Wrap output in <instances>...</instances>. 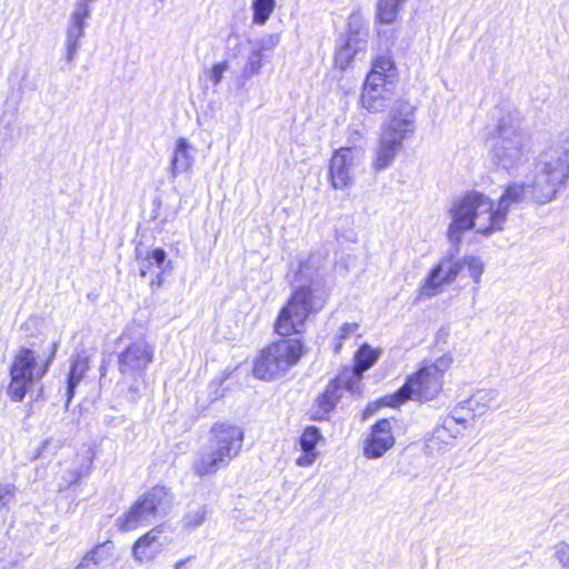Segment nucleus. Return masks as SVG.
I'll list each match as a JSON object with an SVG mask.
<instances>
[{
	"mask_svg": "<svg viewBox=\"0 0 569 569\" xmlns=\"http://www.w3.org/2000/svg\"><path fill=\"white\" fill-rule=\"evenodd\" d=\"M352 148L341 147L332 152L328 168V179L332 188L345 189L352 182Z\"/></svg>",
	"mask_w": 569,
	"mask_h": 569,
	"instance_id": "15",
	"label": "nucleus"
},
{
	"mask_svg": "<svg viewBox=\"0 0 569 569\" xmlns=\"http://www.w3.org/2000/svg\"><path fill=\"white\" fill-rule=\"evenodd\" d=\"M468 270L475 283H479L483 272V264L479 258L466 256L457 258L453 254L442 257L428 272L419 288L420 298H431L441 293L452 284L463 271Z\"/></svg>",
	"mask_w": 569,
	"mask_h": 569,
	"instance_id": "8",
	"label": "nucleus"
},
{
	"mask_svg": "<svg viewBox=\"0 0 569 569\" xmlns=\"http://www.w3.org/2000/svg\"><path fill=\"white\" fill-rule=\"evenodd\" d=\"M359 323L358 322H345L340 326L338 335L336 337V342L333 345V351L340 352L345 346V343L350 339H359L361 338V333L359 332Z\"/></svg>",
	"mask_w": 569,
	"mask_h": 569,
	"instance_id": "23",
	"label": "nucleus"
},
{
	"mask_svg": "<svg viewBox=\"0 0 569 569\" xmlns=\"http://www.w3.org/2000/svg\"><path fill=\"white\" fill-rule=\"evenodd\" d=\"M168 527L158 525L141 535L132 546V556L138 562L151 561L171 542Z\"/></svg>",
	"mask_w": 569,
	"mask_h": 569,
	"instance_id": "13",
	"label": "nucleus"
},
{
	"mask_svg": "<svg viewBox=\"0 0 569 569\" xmlns=\"http://www.w3.org/2000/svg\"><path fill=\"white\" fill-rule=\"evenodd\" d=\"M452 363L450 353H443L435 361H423L396 391L381 397L378 406L396 409L408 401L427 403L436 400L443 391L445 375Z\"/></svg>",
	"mask_w": 569,
	"mask_h": 569,
	"instance_id": "2",
	"label": "nucleus"
},
{
	"mask_svg": "<svg viewBox=\"0 0 569 569\" xmlns=\"http://www.w3.org/2000/svg\"><path fill=\"white\" fill-rule=\"evenodd\" d=\"M167 490L154 486L140 496L129 509L118 518L117 528L122 532L137 530L157 518L166 506Z\"/></svg>",
	"mask_w": 569,
	"mask_h": 569,
	"instance_id": "10",
	"label": "nucleus"
},
{
	"mask_svg": "<svg viewBox=\"0 0 569 569\" xmlns=\"http://www.w3.org/2000/svg\"><path fill=\"white\" fill-rule=\"evenodd\" d=\"M189 149L190 147L186 139L179 138L177 140L176 150L170 164V171L173 177L187 171L192 166V157Z\"/></svg>",
	"mask_w": 569,
	"mask_h": 569,
	"instance_id": "21",
	"label": "nucleus"
},
{
	"mask_svg": "<svg viewBox=\"0 0 569 569\" xmlns=\"http://www.w3.org/2000/svg\"><path fill=\"white\" fill-rule=\"evenodd\" d=\"M202 521V517H200V519L198 521H192V520H188V523L189 525H197V523H200Z\"/></svg>",
	"mask_w": 569,
	"mask_h": 569,
	"instance_id": "36",
	"label": "nucleus"
},
{
	"mask_svg": "<svg viewBox=\"0 0 569 569\" xmlns=\"http://www.w3.org/2000/svg\"><path fill=\"white\" fill-rule=\"evenodd\" d=\"M276 8V0H252V20L256 24H264Z\"/></svg>",
	"mask_w": 569,
	"mask_h": 569,
	"instance_id": "24",
	"label": "nucleus"
},
{
	"mask_svg": "<svg viewBox=\"0 0 569 569\" xmlns=\"http://www.w3.org/2000/svg\"><path fill=\"white\" fill-rule=\"evenodd\" d=\"M395 445L391 421L387 418L379 419L373 423L368 437L363 442V455L368 459L382 457Z\"/></svg>",
	"mask_w": 569,
	"mask_h": 569,
	"instance_id": "14",
	"label": "nucleus"
},
{
	"mask_svg": "<svg viewBox=\"0 0 569 569\" xmlns=\"http://www.w3.org/2000/svg\"><path fill=\"white\" fill-rule=\"evenodd\" d=\"M560 183L561 182H555V181L550 182V184H551L550 191L545 197L538 199V202L545 203V202L552 200L558 192V188H559Z\"/></svg>",
	"mask_w": 569,
	"mask_h": 569,
	"instance_id": "33",
	"label": "nucleus"
},
{
	"mask_svg": "<svg viewBox=\"0 0 569 569\" xmlns=\"http://www.w3.org/2000/svg\"><path fill=\"white\" fill-rule=\"evenodd\" d=\"M227 68L228 63L226 61L212 66L211 80L214 84H218L221 81L222 74L227 70Z\"/></svg>",
	"mask_w": 569,
	"mask_h": 569,
	"instance_id": "32",
	"label": "nucleus"
},
{
	"mask_svg": "<svg viewBox=\"0 0 569 569\" xmlns=\"http://www.w3.org/2000/svg\"><path fill=\"white\" fill-rule=\"evenodd\" d=\"M188 559H182V560H179L174 563V569H181L186 563H187Z\"/></svg>",
	"mask_w": 569,
	"mask_h": 569,
	"instance_id": "35",
	"label": "nucleus"
},
{
	"mask_svg": "<svg viewBox=\"0 0 569 569\" xmlns=\"http://www.w3.org/2000/svg\"><path fill=\"white\" fill-rule=\"evenodd\" d=\"M89 14H90L89 6H87V3L80 2L78 8L76 9V11L72 14V23L77 30H79V31L82 30L83 23H84L86 19L89 17Z\"/></svg>",
	"mask_w": 569,
	"mask_h": 569,
	"instance_id": "28",
	"label": "nucleus"
},
{
	"mask_svg": "<svg viewBox=\"0 0 569 569\" xmlns=\"http://www.w3.org/2000/svg\"><path fill=\"white\" fill-rule=\"evenodd\" d=\"M263 64V56L261 52L257 51L251 54L249 60L247 61L243 68L244 77H252L259 72Z\"/></svg>",
	"mask_w": 569,
	"mask_h": 569,
	"instance_id": "27",
	"label": "nucleus"
},
{
	"mask_svg": "<svg viewBox=\"0 0 569 569\" xmlns=\"http://www.w3.org/2000/svg\"><path fill=\"white\" fill-rule=\"evenodd\" d=\"M89 370V358L86 356L78 355L71 360L70 370L67 378V395L68 401L74 396L77 386L86 377Z\"/></svg>",
	"mask_w": 569,
	"mask_h": 569,
	"instance_id": "20",
	"label": "nucleus"
},
{
	"mask_svg": "<svg viewBox=\"0 0 569 569\" xmlns=\"http://www.w3.org/2000/svg\"><path fill=\"white\" fill-rule=\"evenodd\" d=\"M113 548L111 540L93 545L84 552L73 569H94L99 567L112 557Z\"/></svg>",
	"mask_w": 569,
	"mask_h": 569,
	"instance_id": "18",
	"label": "nucleus"
},
{
	"mask_svg": "<svg viewBox=\"0 0 569 569\" xmlns=\"http://www.w3.org/2000/svg\"><path fill=\"white\" fill-rule=\"evenodd\" d=\"M325 298H319L311 284L296 287L280 307L273 321V332L280 339H300L309 318L323 309Z\"/></svg>",
	"mask_w": 569,
	"mask_h": 569,
	"instance_id": "5",
	"label": "nucleus"
},
{
	"mask_svg": "<svg viewBox=\"0 0 569 569\" xmlns=\"http://www.w3.org/2000/svg\"><path fill=\"white\" fill-rule=\"evenodd\" d=\"M406 0H378L375 21L378 24H395Z\"/></svg>",
	"mask_w": 569,
	"mask_h": 569,
	"instance_id": "19",
	"label": "nucleus"
},
{
	"mask_svg": "<svg viewBox=\"0 0 569 569\" xmlns=\"http://www.w3.org/2000/svg\"><path fill=\"white\" fill-rule=\"evenodd\" d=\"M137 260L146 262L144 268L140 270V276L146 277L147 273L156 266L161 267L167 259V253L161 248H156L142 253L139 249L136 250Z\"/></svg>",
	"mask_w": 569,
	"mask_h": 569,
	"instance_id": "22",
	"label": "nucleus"
},
{
	"mask_svg": "<svg viewBox=\"0 0 569 569\" xmlns=\"http://www.w3.org/2000/svg\"><path fill=\"white\" fill-rule=\"evenodd\" d=\"M322 439L323 437L318 427H305L298 439L301 453L296 458V465L302 468L311 466L319 456L317 446Z\"/></svg>",
	"mask_w": 569,
	"mask_h": 569,
	"instance_id": "17",
	"label": "nucleus"
},
{
	"mask_svg": "<svg viewBox=\"0 0 569 569\" xmlns=\"http://www.w3.org/2000/svg\"><path fill=\"white\" fill-rule=\"evenodd\" d=\"M356 54V50H352L348 47L343 48L338 54H337V62H340V69L345 70L348 68L349 64H351L353 58Z\"/></svg>",
	"mask_w": 569,
	"mask_h": 569,
	"instance_id": "30",
	"label": "nucleus"
},
{
	"mask_svg": "<svg viewBox=\"0 0 569 569\" xmlns=\"http://www.w3.org/2000/svg\"><path fill=\"white\" fill-rule=\"evenodd\" d=\"M399 80V69L391 51L377 53L361 86L360 106L371 113L382 112L392 94L391 87Z\"/></svg>",
	"mask_w": 569,
	"mask_h": 569,
	"instance_id": "6",
	"label": "nucleus"
},
{
	"mask_svg": "<svg viewBox=\"0 0 569 569\" xmlns=\"http://www.w3.org/2000/svg\"><path fill=\"white\" fill-rule=\"evenodd\" d=\"M453 426L455 423L452 421H450L449 425L443 423L438 426L432 432L431 441L438 447L452 445L456 439V435L451 432Z\"/></svg>",
	"mask_w": 569,
	"mask_h": 569,
	"instance_id": "26",
	"label": "nucleus"
},
{
	"mask_svg": "<svg viewBox=\"0 0 569 569\" xmlns=\"http://www.w3.org/2000/svg\"><path fill=\"white\" fill-rule=\"evenodd\" d=\"M74 465H76V462H74V460H72L70 462V466H68L63 470L62 479L66 483V487L79 485L80 481L84 477H87L88 473L90 472V469H91L90 463H87V465L80 466V467H77Z\"/></svg>",
	"mask_w": 569,
	"mask_h": 569,
	"instance_id": "25",
	"label": "nucleus"
},
{
	"mask_svg": "<svg viewBox=\"0 0 569 569\" xmlns=\"http://www.w3.org/2000/svg\"><path fill=\"white\" fill-rule=\"evenodd\" d=\"M347 369H342L341 373L333 378L326 389L317 397L315 406L316 410L310 413V420L322 421L326 420L329 413L336 408L338 401L342 397V389L356 391L353 382L347 380Z\"/></svg>",
	"mask_w": 569,
	"mask_h": 569,
	"instance_id": "12",
	"label": "nucleus"
},
{
	"mask_svg": "<svg viewBox=\"0 0 569 569\" xmlns=\"http://www.w3.org/2000/svg\"><path fill=\"white\" fill-rule=\"evenodd\" d=\"M529 187L526 183L508 184L497 203L480 191L463 192L453 201L449 210L451 216V222L447 230L449 240L459 244L462 233L468 230H475L477 234L483 237L502 231L510 208L526 202Z\"/></svg>",
	"mask_w": 569,
	"mask_h": 569,
	"instance_id": "1",
	"label": "nucleus"
},
{
	"mask_svg": "<svg viewBox=\"0 0 569 569\" xmlns=\"http://www.w3.org/2000/svg\"><path fill=\"white\" fill-rule=\"evenodd\" d=\"M57 355V343H38L22 346L14 352L9 366L7 396L12 402H21L32 386L39 383L49 372Z\"/></svg>",
	"mask_w": 569,
	"mask_h": 569,
	"instance_id": "3",
	"label": "nucleus"
},
{
	"mask_svg": "<svg viewBox=\"0 0 569 569\" xmlns=\"http://www.w3.org/2000/svg\"><path fill=\"white\" fill-rule=\"evenodd\" d=\"M244 430L230 420L216 421L209 429V449L197 455L192 471L200 478L213 476L242 451Z\"/></svg>",
	"mask_w": 569,
	"mask_h": 569,
	"instance_id": "4",
	"label": "nucleus"
},
{
	"mask_svg": "<svg viewBox=\"0 0 569 569\" xmlns=\"http://www.w3.org/2000/svg\"><path fill=\"white\" fill-rule=\"evenodd\" d=\"M556 557L563 568L569 569V543L559 542L556 546Z\"/></svg>",
	"mask_w": 569,
	"mask_h": 569,
	"instance_id": "31",
	"label": "nucleus"
},
{
	"mask_svg": "<svg viewBox=\"0 0 569 569\" xmlns=\"http://www.w3.org/2000/svg\"><path fill=\"white\" fill-rule=\"evenodd\" d=\"M161 283H162V277H161V273H160V274L157 276L156 280L151 281V287H153V286L160 287Z\"/></svg>",
	"mask_w": 569,
	"mask_h": 569,
	"instance_id": "34",
	"label": "nucleus"
},
{
	"mask_svg": "<svg viewBox=\"0 0 569 569\" xmlns=\"http://www.w3.org/2000/svg\"><path fill=\"white\" fill-rule=\"evenodd\" d=\"M14 497L12 485L0 483V511L8 507L9 501Z\"/></svg>",
	"mask_w": 569,
	"mask_h": 569,
	"instance_id": "29",
	"label": "nucleus"
},
{
	"mask_svg": "<svg viewBox=\"0 0 569 569\" xmlns=\"http://www.w3.org/2000/svg\"><path fill=\"white\" fill-rule=\"evenodd\" d=\"M413 107H406L403 111H392L389 122L382 129L375 159L373 168L381 171L388 168L398 154L402 142L415 131Z\"/></svg>",
	"mask_w": 569,
	"mask_h": 569,
	"instance_id": "9",
	"label": "nucleus"
},
{
	"mask_svg": "<svg viewBox=\"0 0 569 569\" xmlns=\"http://www.w3.org/2000/svg\"><path fill=\"white\" fill-rule=\"evenodd\" d=\"M380 356L381 349L373 348L369 343L360 345L357 351L353 353L352 367L345 368L347 369L346 373H352V376L350 378H347V380H351L353 382V387L358 389L362 380L363 371L371 368L377 362Z\"/></svg>",
	"mask_w": 569,
	"mask_h": 569,
	"instance_id": "16",
	"label": "nucleus"
},
{
	"mask_svg": "<svg viewBox=\"0 0 569 569\" xmlns=\"http://www.w3.org/2000/svg\"><path fill=\"white\" fill-rule=\"evenodd\" d=\"M154 358L153 346L144 338L133 340L118 355L120 375L132 383L146 385V370Z\"/></svg>",
	"mask_w": 569,
	"mask_h": 569,
	"instance_id": "11",
	"label": "nucleus"
},
{
	"mask_svg": "<svg viewBox=\"0 0 569 569\" xmlns=\"http://www.w3.org/2000/svg\"><path fill=\"white\" fill-rule=\"evenodd\" d=\"M303 339H277L261 348L252 365V375L262 381H272L297 366L306 355Z\"/></svg>",
	"mask_w": 569,
	"mask_h": 569,
	"instance_id": "7",
	"label": "nucleus"
}]
</instances>
